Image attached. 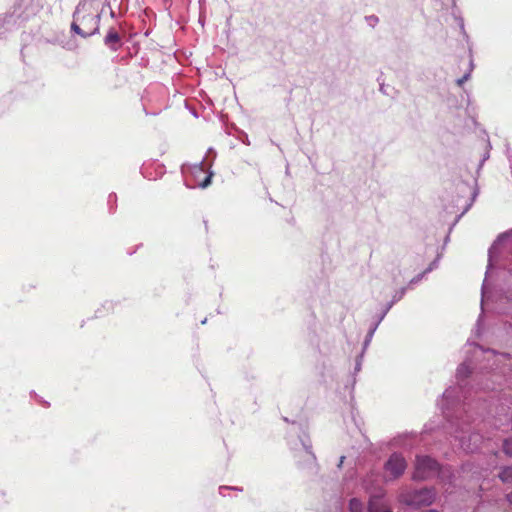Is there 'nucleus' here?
<instances>
[{"mask_svg": "<svg viewBox=\"0 0 512 512\" xmlns=\"http://www.w3.org/2000/svg\"><path fill=\"white\" fill-rule=\"evenodd\" d=\"M99 16L84 7L77 8L71 29L82 37H88L95 34L99 29Z\"/></svg>", "mask_w": 512, "mask_h": 512, "instance_id": "1", "label": "nucleus"}, {"mask_svg": "<svg viewBox=\"0 0 512 512\" xmlns=\"http://www.w3.org/2000/svg\"><path fill=\"white\" fill-rule=\"evenodd\" d=\"M406 469V461L400 454L390 456L385 464V479L394 480L400 477Z\"/></svg>", "mask_w": 512, "mask_h": 512, "instance_id": "2", "label": "nucleus"}, {"mask_svg": "<svg viewBox=\"0 0 512 512\" xmlns=\"http://www.w3.org/2000/svg\"><path fill=\"white\" fill-rule=\"evenodd\" d=\"M438 472V464L430 457L418 456V479L428 478Z\"/></svg>", "mask_w": 512, "mask_h": 512, "instance_id": "3", "label": "nucleus"}, {"mask_svg": "<svg viewBox=\"0 0 512 512\" xmlns=\"http://www.w3.org/2000/svg\"><path fill=\"white\" fill-rule=\"evenodd\" d=\"M369 512H390V505L384 499V493L380 491L377 494L371 495L368 503Z\"/></svg>", "mask_w": 512, "mask_h": 512, "instance_id": "4", "label": "nucleus"}, {"mask_svg": "<svg viewBox=\"0 0 512 512\" xmlns=\"http://www.w3.org/2000/svg\"><path fill=\"white\" fill-rule=\"evenodd\" d=\"M440 258L439 253V243L436 241L433 244H430L425 251V259L424 261L429 262L428 268L424 271L423 274L433 270L436 267V264Z\"/></svg>", "mask_w": 512, "mask_h": 512, "instance_id": "5", "label": "nucleus"}, {"mask_svg": "<svg viewBox=\"0 0 512 512\" xmlns=\"http://www.w3.org/2000/svg\"><path fill=\"white\" fill-rule=\"evenodd\" d=\"M104 41L106 45L115 50L117 45L120 43V36L116 30L111 29L106 35Z\"/></svg>", "mask_w": 512, "mask_h": 512, "instance_id": "6", "label": "nucleus"}, {"mask_svg": "<svg viewBox=\"0 0 512 512\" xmlns=\"http://www.w3.org/2000/svg\"><path fill=\"white\" fill-rule=\"evenodd\" d=\"M434 499V493L429 489L418 490V505L430 504Z\"/></svg>", "mask_w": 512, "mask_h": 512, "instance_id": "7", "label": "nucleus"}, {"mask_svg": "<svg viewBox=\"0 0 512 512\" xmlns=\"http://www.w3.org/2000/svg\"><path fill=\"white\" fill-rule=\"evenodd\" d=\"M499 477L505 483H512V467L504 468L499 474Z\"/></svg>", "mask_w": 512, "mask_h": 512, "instance_id": "8", "label": "nucleus"}, {"mask_svg": "<svg viewBox=\"0 0 512 512\" xmlns=\"http://www.w3.org/2000/svg\"><path fill=\"white\" fill-rule=\"evenodd\" d=\"M486 359L490 360L491 358H495L493 365H498V363L502 362L506 358L505 355H497L493 350H488L485 352Z\"/></svg>", "mask_w": 512, "mask_h": 512, "instance_id": "9", "label": "nucleus"}, {"mask_svg": "<svg viewBox=\"0 0 512 512\" xmlns=\"http://www.w3.org/2000/svg\"><path fill=\"white\" fill-rule=\"evenodd\" d=\"M362 502L356 498H352L349 502L350 512H362Z\"/></svg>", "mask_w": 512, "mask_h": 512, "instance_id": "10", "label": "nucleus"}, {"mask_svg": "<svg viewBox=\"0 0 512 512\" xmlns=\"http://www.w3.org/2000/svg\"><path fill=\"white\" fill-rule=\"evenodd\" d=\"M469 373L470 367L466 363L461 364L457 369V376L460 378L466 377Z\"/></svg>", "mask_w": 512, "mask_h": 512, "instance_id": "11", "label": "nucleus"}, {"mask_svg": "<svg viewBox=\"0 0 512 512\" xmlns=\"http://www.w3.org/2000/svg\"><path fill=\"white\" fill-rule=\"evenodd\" d=\"M473 69V61L470 60V69L469 71L460 79L457 80L459 86H461L464 82H466L470 78L471 71Z\"/></svg>", "mask_w": 512, "mask_h": 512, "instance_id": "12", "label": "nucleus"}, {"mask_svg": "<svg viewBox=\"0 0 512 512\" xmlns=\"http://www.w3.org/2000/svg\"><path fill=\"white\" fill-rule=\"evenodd\" d=\"M504 452L512 457V439H508L504 442Z\"/></svg>", "mask_w": 512, "mask_h": 512, "instance_id": "13", "label": "nucleus"}, {"mask_svg": "<svg viewBox=\"0 0 512 512\" xmlns=\"http://www.w3.org/2000/svg\"><path fill=\"white\" fill-rule=\"evenodd\" d=\"M499 241H500V239L497 242H495L494 245L489 250V265H488V269H490L492 267L493 254H494V251L496 250V247H497Z\"/></svg>", "mask_w": 512, "mask_h": 512, "instance_id": "14", "label": "nucleus"}, {"mask_svg": "<svg viewBox=\"0 0 512 512\" xmlns=\"http://www.w3.org/2000/svg\"><path fill=\"white\" fill-rule=\"evenodd\" d=\"M454 396V390L452 389H447L444 393H443V401H448L450 399H452Z\"/></svg>", "mask_w": 512, "mask_h": 512, "instance_id": "15", "label": "nucleus"}, {"mask_svg": "<svg viewBox=\"0 0 512 512\" xmlns=\"http://www.w3.org/2000/svg\"><path fill=\"white\" fill-rule=\"evenodd\" d=\"M400 500H401L403 503L407 504V505H411V504H413V498H412V497H409V498H408V497H406V496H405V495H403V494H401V495H400Z\"/></svg>", "mask_w": 512, "mask_h": 512, "instance_id": "16", "label": "nucleus"}, {"mask_svg": "<svg viewBox=\"0 0 512 512\" xmlns=\"http://www.w3.org/2000/svg\"><path fill=\"white\" fill-rule=\"evenodd\" d=\"M461 441H462V447L465 450L473 452L476 449V446L475 447H471L470 444H466L464 440H461Z\"/></svg>", "mask_w": 512, "mask_h": 512, "instance_id": "17", "label": "nucleus"}, {"mask_svg": "<svg viewBox=\"0 0 512 512\" xmlns=\"http://www.w3.org/2000/svg\"><path fill=\"white\" fill-rule=\"evenodd\" d=\"M211 182V175L207 176L204 181L200 184L202 188H206Z\"/></svg>", "mask_w": 512, "mask_h": 512, "instance_id": "18", "label": "nucleus"}, {"mask_svg": "<svg viewBox=\"0 0 512 512\" xmlns=\"http://www.w3.org/2000/svg\"><path fill=\"white\" fill-rule=\"evenodd\" d=\"M485 297H486V279L484 280V283L482 286V301H481L482 304L485 301Z\"/></svg>", "mask_w": 512, "mask_h": 512, "instance_id": "19", "label": "nucleus"}, {"mask_svg": "<svg viewBox=\"0 0 512 512\" xmlns=\"http://www.w3.org/2000/svg\"><path fill=\"white\" fill-rule=\"evenodd\" d=\"M479 438H480V436L478 434H472L469 436V440H473L474 443H476Z\"/></svg>", "mask_w": 512, "mask_h": 512, "instance_id": "20", "label": "nucleus"}, {"mask_svg": "<svg viewBox=\"0 0 512 512\" xmlns=\"http://www.w3.org/2000/svg\"><path fill=\"white\" fill-rule=\"evenodd\" d=\"M507 500L512 504V492L507 495Z\"/></svg>", "mask_w": 512, "mask_h": 512, "instance_id": "21", "label": "nucleus"}, {"mask_svg": "<svg viewBox=\"0 0 512 512\" xmlns=\"http://www.w3.org/2000/svg\"><path fill=\"white\" fill-rule=\"evenodd\" d=\"M426 512H437V511H435V510H428V511H426Z\"/></svg>", "mask_w": 512, "mask_h": 512, "instance_id": "22", "label": "nucleus"}]
</instances>
